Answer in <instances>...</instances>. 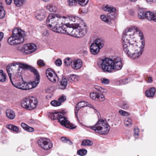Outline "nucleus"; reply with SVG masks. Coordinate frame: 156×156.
I'll use <instances>...</instances> for the list:
<instances>
[{
  "instance_id": "24",
  "label": "nucleus",
  "mask_w": 156,
  "mask_h": 156,
  "mask_svg": "<svg viewBox=\"0 0 156 156\" xmlns=\"http://www.w3.org/2000/svg\"><path fill=\"white\" fill-rule=\"evenodd\" d=\"M6 114L7 117L11 119H14L15 117V112L12 110L10 109H8L6 110Z\"/></svg>"
},
{
  "instance_id": "35",
  "label": "nucleus",
  "mask_w": 156,
  "mask_h": 156,
  "mask_svg": "<svg viewBox=\"0 0 156 156\" xmlns=\"http://www.w3.org/2000/svg\"><path fill=\"white\" fill-rule=\"evenodd\" d=\"M93 144V142L89 140H85L82 141L81 144L84 146H90Z\"/></svg>"
},
{
  "instance_id": "42",
  "label": "nucleus",
  "mask_w": 156,
  "mask_h": 156,
  "mask_svg": "<svg viewBox=\"0 0 156 156\" xmlns=\"http://www.w3.org/2000/svg\"><path fill=\"white\" fill-rule=\"evenodd\" d=\"M124 124L125 126H127L132 123V120L129 118H126L124 121Z\"/></svg>"
},
{
  "instance_id": "41",
  "label": "nucleus",
  "mask_w": 156,
  "mask_h": 156,
  "mask_svg": "<svg viewBox=\"0 0 156 156\" xmlns=\"http://www.w3.org/2000/svg\"><path fill=\"white\" fill-rule=\"evenodd\" d=\"M101 18L103 21L106 23L110 22V20L108 16H106L105 15H102L101 16Z\"/></svg>"
},
{
  "instance_id": "61",
  "label": "nucleus",
  "mask_w": 156,
  "mask_h": 156,
  "mask_svg": "<svg viewBox=\"0 0 156 156\" xmlns=\"http://www.w3.org/2000/svg\"><path fill=\"white\" fill-rule=\"evenodd\" d=\"M44 2H48L50 1V0H43Z\"/></svg>"
},
{
  "instance_id": "51",
  "label": "nucleus",
  "mask_w": 156,
  "mask_h": 156,
  "mask_svg": "<svg viewBox=\"0 0 156 156\" xmlns=\"http://www.w3.org/2000/svg\"><path fill=\"white\" fill-rule=\"evenodd\" d=\"M134 136L136 138H137V137H136L135 136H138L139 135V129L137 127H135L134 129Z\"/></svg>"
},
{
  "instance_id": "14",
  "label": "nucleus",
  "mask_w": 156,
  "mask_h": 156,
  "mask_svg": "<svg viewBox=\"0 0 156 156\" xmlns=\"http://www.w3.org/2000/svg\"><path fill=\"white\" fill-rule=\"evenodd\" d=\"M46 74L48 80L51 82L55 83L58 80V78L55 73L50 69L46 70Z\"/></svg>"
},
{
  "instance_id": "60",
  "label": "nucleus",
  "mask_w": 156,
  "mask_h": 156,
  "mask_svg": "<svg viewBox=\"0 0 156 156\" xmlns=\"http://www.w3.org/2000/svg\"><path fill=\"white\" fill-rule=\"evenodd\" d=\"M146 1L147 2H155L156 0H146Z\"/></svg>"
},
{
  "instance_id": "28",
  "label": "nucleus",
  "mask_w": 156,
  "mask_h": 156,
  "mask_svg": "<svg viewBox=\"0 0 156 156\" xmlns=\"http://www.w3.org/2000/svg\"><path fill=\"white\" fill-rule=\"evenodd\" d=\"M102 9L105 11L115 12L116 9L113 7H111L108 5H104L102 7Z\"/></svg>"
},
{
  "instance_id": "40",
  "label": "nucleus",
  "mask_w": 156,
  "mask_h": 156,
  "mask_svg": "<svg viewBox=\"0 0 156 156\" xmlns=\"http://www.w3.org/2000/svg\"><path fill=\"white\" fill-rule=\"evenodd\" d=\"M87 151L86 149H81L77 151V154L80 156H84L87 154Z\"/></svg>"
},
{
  "instance_id": "6",
  "label": "nucleus",
  "mask_w": 156,
  "mask_h": 156,
  "mask_svg": "<svg viewBox=\"0 0 156 156\" xmlns=\"http://www.w3.org/2000/svg\"><path fill=\"white\" fill-rule=\"evenodd\" d=\"M88 127L100 135L108 134L110 128L108 123L103 119L99 120L94 125Z\"/></svg>"
},
{
  "instance_id": "58",
  "label": "nucleus",
  "mask_w": 156,
  "mask_h": 156,
  "mask_svg": "<svg viewBox=\"0 0 156 156\" xmlns=\"http://www.w3.org/2000/svg\"><path fill=\"white\" fill-rule=\"evenodd\" d=\"M153 81L151 77H149L148 78V80H147V82L151 83Z\"/></svg>"
},
{
  "instance_id": "26",
  "label": "nucleus",
  "mask_w": 156,
  "mask_h": 156,
  "mask_svg": "<svg viewBox=\"0 0 156 156\" xmlns=\"http://www.w3.org/2000/svg\"><path fill=\"white\" fill-rule=\"evenodd\" d=\"M21 126L22 128L27 131L32 132L34 131V129L33 127L29 126L25 123H22Z\"/></svg>"
},
{
  "instance_id": "39",
  "label": "nucleus",
  "mask_w": 156,
  "mask_h": 156,
  "mask_svg": "<svg viewBox=\"0 0 156 156\" xmlns=\"http://www.w3.org/2000/svg\"><path fill=\"white\" fill-rule=\"evenodd\" d=\"M73 63L72 60L70 58H68L65 59L64 61V64L67 66H69Z\"/></svg>"
},
{
  "instance_id": "17",
  "label": "nucleus",
  "mask_w": 156,
  "mask_h": 156,
  "mask_svg": "<svg viewBox=\"0 0 156 156\" xmlns=\"http://www.w3.org/2000/svg\"><path fill=\"white\" fill-rule=\"evenodd\" d=\"M88 0H68V5L70 6H75L77 2L82 6H84L88 3Z\"/></svg>"
},
{
  "instance_id": "27",
  "label": "nucleus",
  "mask_w": 156,
  "mask_h": 156,
  "mask_svg": "<svg viewBox=\"0 0 156 156\" xmlns=\"http://www.w3.org/2000/svg\"><path fill=\"white\" fill-rule=\"evenodd\" d=\"M60 114V112H49L48 113V116L51 119L55 120L57 119L58 116Z\"/></svg>"
},
{
  "instance_id": "49",
  "label": "nucleus",
  "mask_w": 156,
  "mask_h": 156,
  "mask_svg": "<svg viewBox=\"0 0 156 156\" xmlns=\"http://www.w3.org/2000/svg\"><path fill=\"white\" fill-rule=\"evenodd\" d=\"M66 99V97L63 95H62L61 96L60 98L58 99V101L59 102H60L61 103H61L62 102L64 101Z\"/></svg>"
},
{
  "instance_id": "10",
  "label": "nucleus",
  "mask_w": 156,
  "mask_h": 156,
  "mask_svg": "<svg viewBox=\"0 0 156 156\" xmlns=\"http://www.w3.org/2000/svg\"><path fill=\"white\" fill-rule=\"evenodd\" d=\"M103 41L99 38L97 39L95 42L92 43L90 47L91 53L94 55L98 54L100 51V50L103 46Z\"/></svg>"
},
{
  "instance_id": "20",
  "label": "nucleus",
  "mask_w": 156,
  "mask_h": 156,
  "mask_svg": "<svg viewBox=\"0 0 156 156\" xmlns=\"http://www.w3.org/2000/svg\"><path fill=\"white\" fill-rule=\"evenodd\" d=\"M46 15L45 10L44 9H41L37 11L36 17L37 19L42 20L45 18Z\"/></svg>"
},
{
  "instance_id": "62",
  "label": "nucleus",
  "mask_w": 156,
  "mask_h": 156,
  "mask_svg": "<svg viewBox=\"0 0 156 156\" xmlns=\"http://www.w3.org/2000/svg\"><path fill=\"white\" fill-rule=\"evenodd\" d=\"M137 0H130V1H131L132 2H135Z\"/></svg>"
},
{
  "instance_id": "29",
  "label": "nucleus",
  "mask_w": 156,
  "mask_h": 156,
  "mask_svg": "<svg viewBox=\"0 0 156 156\" xmlns=\"http://www.w3.org/2000/svg\"><path fill=\"white\" fill-rule=\"evenodd\" d=\"M68 79L69 82L72 83L73 82L77 81L78 80V78L77 76L76 75L72 74L68 76Z\"/></svg>"
},
{
  "instance_id": "7",
  "label": "nucleus",
  "mask_w": 156,
  "mask_h": 156,
  "mask_svg": "<svg viewBox=\"0 0 156 156\" xmlns=\"http://www.w3.org/2000/svg\"><path fill=\"white\" fill-rule=\"evenodd\" d=\"M34 75L36 76L35 80L31 83L24 82L22 78V81H20L18 84L14 83L15 87L23 90H29L35 87L39 83L40 79L39 75L37 71V73Z\"/></svg>"
},
{
  "instance_id": "13",
  "label": "nucleus",
  "mask_w": 156,
  "mask_h": 156,
  "mask_svg": "<svg viewBox=\"0 0 156 156\" xmlns=\"http://www.w3.org/2000/svg\"><path fill=\"white\" fill-rule=\"evenodd\" d=\"M37 142L39 145L44 150H48L50 149L53 145L50 140L45 138H41L39 139Z\"/></svg>"
},
{
  "instance_id": "63",
  "label": "nucleus",
  "mask_w": 156,
  "mask_h": 156,
  "mask_svg": "<svg viewBox=\"0 0 156 156\" xmlns=\"http://www.w3.org/2000/svg\"><path fill=\"white\" fill-rule=\"evenodd\" d=\"M1 110H2V108H1L0 107V113H1Z\"/></svg>"
},
{
  "instance_id": "57",
  "label": "nucleus",
  "mask_w": 156,
  "mask_h": 156,
  "mask_svg": "<svg viewBox=\"0 0 156 156\" xmlns=\"http://www.w3.org/2000/svg\"><path fill=\"white\" fill-rule=\"evenodd\" d=\"M4 36L3 33L2 32H0V41L2 40Z\"/></svg>"
},
{
  "instance_id": "54",
  "label": "nucleus",
  "mask_w": 156,
  "mask_h": 156,
  "mask_svg": "<svg viewBox=\"0 0 156 156\" xmlns=\"http://www.w3.org/2000/svg\"><path fill=\"white\" fill-rule=\"evenodd\" d=\"M128 79H125L123 80H120V83L121 84H125L126 83H128Z\"/></svg>"
},
{
  "instance_id": "55",
  "label": "nucleus",
  "mask_w": 156,
  "mask_h": 156,
  "mask_svg": "<svg viewBox=\"0 0 156 156\" xmlns=\"http://www.w3.org/2000/svg\"><path fill=\"white\" fill-rule=\"evenodd\" d=\"M75 108L76 110L75 111V115L76 116H77L78 111L80 108L78 107L77 108V106H76Z\"/></svg>"
},
{
  "instance_id": "36",
  "label": "nucleus",
  "mask_w": 156,
  "mask_h": 156,
  "mask_svg": "<svg viewBox=\"0 0 156 156\" xmlns=\"http://www.w3.org/2000/svg\"><path fill=\"white\" fill-rule=\"evenodd\" d=\"M5 15V11L4 10L2 4L0 2V18H3Z\"/></svg>"
},
{
  "instance_id": "43",
  "label": "nucleus",
  "mask_w": 156,
  "mask_h": 156,
  "mask_svg": "<svg viewBox=\"0 0 156 156\" xmlns=\"http://www.w3.org/2000/svg\"><path fill=\"white\" fill-rule=\"evenodd\" d=\"M101 82L103 84L107 85L110 83V81L109 79H106L105 78H102L101 79Z\"/></svg>"
},
{
  "instance_id": "31",
  "label": "nucleus",
  "mask_w": 156,
  "mask_h": 156,
  "mask_svg": "<svg viewBox=\"0 0 156 156\" xmlns=\"http://www.w3.org/2000/svg\"><path fill=\"white\" fill-rule=\"evenodd\" d=\"M46 7L48 10L52 12H55L57 9L55 6L51 4L48 5Z\"/></svg>"
},
{
  "instance_id": "1",
  "label": "nucleus",
  "mask_w": 156,
  "mask_h": 156,
  "mask_svg": "<svg viewBox=\"0 0 156 156\" xmlns=\"http://www.w3.org/2000/svg\"><path fill=\"white\" fill-rule=\"evenodd\" d=\"M65 18L58 14H51L47 18L46 24L54 32L72 36L73 28L65 25Z\"/></svg>"
},
{
  "instance_id": "53",
  "label": "nucleus",
  "mask_w": 156,
  "mask_h": 156,
  "mask_svg": "<svg viewBox=\"0 0 156 156\" xmlns=\"http://www.w3.org/2000/svg\"><path fill=\"white\" fill-rule=\"evenodd\" d=\"M123 109H126L128 107V105L126 102H124L123 103V104L120 106Z\"/></svg>"
},
{
  "instance_id": "33",
  "label": "nucleus",
  "mask_w": 156,
  "mask_h": 156,
  "mask_svg": "<svg viewBox=\"0 0 156 156\" xmlns=\"http://www.w3.org/2000/svg\"><path fill=\"white\" fill-rule=\"evenodd\" d=\"M6 80V75L2 70H0V82H4Z\"/></svg>"
},
{
  "instance_id": "59",
  "label": "nucleus",
  "mask_w": 156,
  "mask_h": 156,
  "mask_svg": "<svg viewBox=\"0 0 156 156\" xmlns=\"http://www.w3.org/2000/svg\"><path fill=\"white\" fill-rule=\"evenodd\" d=\"M52 96V95L51 94H49L47 95L46 96V98L47 99L51 98Z\"/></svg>"
},
{
  "instance_id": "44",
  "label": "nucleus",
  "mask_w": 156,
  "mask_h": 156,
  "mask_svg": "<svg viewBox=\"0 0 156 156\" xmlns=\"http://www.w3.org/2000/svg\"><path fill=\"white\" fill-rule=\"evenodd\" d=\"M114 12H111L109 13L108 14V18L110 20V22L111 20H113L115 18Z\"/></svg>"
},
{
  "instance_id": "38",
  "label": "nucleus",
  "mask_w": 156,
  "mask_h": 156,
  "mask_svg": "<svg viewBox=\"0 0 156 156\" xmlns=\"http://www.w3.org/2000/svg\"><path fill=\"white\" fill-rule=\"evenodd\" d=\"M99 93H98L93 92L90 93V97L93 99L95 100L98 101V97L99 95Z\"/></svg>"
},
{
  "instance_id": "3",
  "label": "nucleus",
  "mask_w": 156,
  "mask_h": 156,
  "mask_svg": "<svg viewBox=\"0 0 156 156\" xmlns=\"http://www.w3.org/2000/svg\"><path fill=\"white\" fill-rule=\"evenodd\" d=\"M101 69L104 72L111 73L113 70H121L122 64L121 59L117 57L113 59L105 58L101 59Z\"/></svg>"
},
{
  "instance_id": "45",
  "label": "nucleus",
  "mask_w": 156,
  "mask_h": 156,
  "mask_svg": "<svg viewBox=\"0 0 156 156\" xmlns=\"http://www.w3.org/2000/svg\"><path fill=\"white\" fill-rule=\"evenodd\" d=\"M51 105L54 106L56 107L61 105V103L59 102L58 101L53 100L51 102Z\"/></svg>"
},
{
  "instance_id": "34",
  "label": "nucleus",
  "mask_w": 156,
  "mask_h": 156,
  "mask_svg": "<svg viewBox=\"0 0 156 156\" xmlns=\"http://www.w3.org/2000/svg\"><path fill=\"white\" fill-rule=\"evenodd\" d=\"M145 13L144 12V9L141 8L139 9L138 13V16L140 19H145Z\"/></svg>"
},
{
  "instance_id": "4",
  "label": "nucleus",
  "mask_w": 156,
  "mask_h": 156,
  "mask_svg": "<svg viewBox=\"0 0 156 156\" xmlns=\"http://www.w3.org/2000/svg\"><path fill=\"white\" fill-rule=\"evenodd\" d=\"M25 35V32L23 30L19 28H15L12 31V36L8 39V42L12 45L23 43Z\"/></svg>"
},
{
  "instance_id": "9",
  "label": "nucleus",
  "mask_w": 156,
  "mask_h": 156,
  "mask_svg": "<svg viewBox=\"0 0 156 156\" xmlns=\"http://www.w3.org/2000/svg\"><path fill=\"white\" fill-rule=\"evenodd\" d=\"M13 66L12 63L10 65L8 66L6 68L7 72L8 73L10 80L13 85L15 87V85L14 83H16L18 84L20 81H22V77L21 75V72L18 71L17 73L14 75L12 78L11 76V73L12 69L11 67Z\"/></svg>"
},
{
  "instance_id": "8",
  "label": "nucleus",
  "mask_w": 156,
  "mask_h": 156,
  "mask_svg": "<svg viewBox=\"0 0 156 156\" xmlns=\"http://www.w3.org/2000/svg\"><path fill=\"white\" fill-rule=\"evenodd\" d=\"M38 101L34 97H30L23 100L21 103V106L27 110L34 109L37 106Z\"/></svg>"
},
{
  "instance_id": "23",
  "label": "nucleus",
  "mask_w": 156,
  "mask_h": 156,
  "mask_svg": "<svg viewBox=\"0 0 156 156\" xmlns=\"http://www.w3.org/2000/svg\"><path fill=\"white\" fill-rule=\"evenodd\" d=\"M76 106H77V107H78L80 108L83 107L89 106L91 108H92L94 109V107L91 105L90 104H89L87 102L85 101H81L80 102L78 103Z\"/></svg>"
},
{
  "instance_id": "48",
  "label": "nucleus",
  "mask_w": 156,
  "mask_h": 156,
  "mask_svg": "<svg viewBox=\"0 0 156 156\" xmlns=\"http://www.w3.org/2000/svg\"><path fill=\"white\" fill-rule=\"evenodd\" d=\"M37 64L40 66H43L45 65L44 61L42 59H39L37 61Z\"/></svg>"
},
{
  "instance_id": "37",
  "label": "nucleus",
  "mask_w": 156,
  "mask_h": 156,
  "mask_svg": "<svg viewBox=\"0 0 156 156\" xmlns=\"http://www.w3.org/2000/svg\"><path fill=\"white\" fill-rule=\"evenodd\" d=\"M94 88L97 90L98 91H100L102 93H106L107 92V90L104 88L98 86H95L94 87Z\"/></svg>"
},
{
  "instance_id": "12",
  "label": "nucleus",
  "mask_w": 156,
  "mask_h": 156,
  "mask_svg": "<svg viewBox=\"0 0 156 156\" xmlns=\"http://www.w3.org/2000/svg\"><path fill=\"white\" fill-rule=\"evenodd\" d=\"M87 32V29L85 24L84 26H80L73 28L72 34V36L80 38L84 36Z\"/></svg>"
},
{
  "instance_id": "2",
  "label": "nucleus",
  "mask_w": 156,
  "mask_h": 156,
  "mask_svg": "<svg viewBox=\"0 0 156 156\" xmlns=\"http://www.w3.org/2000/svg\"><path fill=\"white\" fill-rule=\"evenodd\" d=\"M124 52L129 57L133 59L137 58L143 52V48L138 46L139 44L136 40L133 41L122 43Z\"/></svg>"
},
{
  "instance_id": "47",
  "label": "nucleus",
  "mask_w": 156,
  "mask_h": 156,
  "mask_svg": "<svg viewBox=\"0 0 156 156\" xmlns=\"http://www.w3.org/2000/svg\"><path fill=\"white\" fill-rule=\"evenodd\" d=\"M61 140L65 143H68L69 144H71V142L69 139H67L65 137H62L61 138Z\"/></svg>"
},
{
  "instance_id": "19",
  "label": "nucleus",
  "mask_w": 156,
  "mask_h": 156,
  "mask_svg": "<svg viewBox=\"0 0 156 156\" xmlns=\"http://www.w3.org/2000/svg\"><path fill=\"white\" fill-rule=\"evenodd\" d=\"M82 66V62L80 59H75L73 61L72 67L75 69H78Z\"/></svg>"
},
{
  "instance_id": "25",
  "label": "nucleus",
  "mask_w": 156,
  "mask_h": 156,
  "mask_svg": "<svg viewBox=\"0 0 156 156\" xmlns=\"http://www.w3.org/2000/svg\"><path fill=\"white\" fill-rule=\"evenodd\" d=\"M64 17L65 18V20L66 19H69L70 21L74 22H78L80 20L79 17L74 15L67 16L66 17Z\"/></svg>"
},
{
  "instance_id": "56",
  "label": "nucleus",
  "mask_w": 156,
  "mask_h": 156,
  "mask_svg": "<svg viewBox=\"0 0 156 156\" xmlns=\"http://www.w3.org/2000/svg\"><path fill=\"white\" fill-rule=\"evenodd\" d=\"M12 1V0H5L6 3L8 5H10L11 4Z\"/></svg>"
},
{
  "instance_id": "30",
  "label": "nucleus",
  "mask_w": 156,
  "mask_h": 156,
  "mask_svg": "<svg viewBox=\"0 0 156 156\" xmlns=\"http://www.w3.org/2000/svg\"><path fill=\"white\" fill-rule=\"evenodd\" d=\"M15 5L18 7L22 6L26 2V0H13Z\"/></svg>"
},
{
  "instance_id": "22",
  "label": "nucleus",
  "mask_w": 156,
  "mask_h": 156,
  "mask_svg": "<svg viewBox=\"0 0 156 156\" xmlns=\"http://www.w3.org/2000/svg\"><path fill=\"white\" fill-rule=\"evenodd\" d=\"M68 84V82L67 79L63 77L60 82L59 88L64 90L66 89Z\"/></svg>"
},
{
  "instance_id": "32",
  "label": "nucleus",
  "mask_w": 156,
  "mask_h": 156,
  "mask_svg": "<svg viewBox=\"0 0 156 156\" xmlns=\"http://www.w3.org/2000/svg\"><path fill=\"white\" fill-rule=\"evenodd\" d=\"M6 127L8 129L12 130L16 133H17L19 130V128L17 126L11 124L7 125Z\"/></svg>"
},
{
  "instance_id": "52",
  "label": "nucleus",
  "mask_w": 156,
  "mask_h": 156,
  "mask_svg": "<svg viewBox=\"0 0 156 156\" xmlns=\"http://www.w3.org/2000/svg\"><path fill=\"white\" fill-rule=\"evenodd\" d=\"M55 65L58 66H60L62 64V62L61 60L60 59H58L55 61Z\"/></svg>"
},
{
  "instance_id": "16",
  "label": "nucleus",
  "mask_w": 156,
  "mask_h": 156,
  "mask_svg": "<svg viewBox=\"0 0 156 156\" xmlns=\"http://www.w3.org/2000/svg\"><path fill=\"white\" fill-rule=\"evenodd\" d=\"M13 66H15L16 65L19 66V67L23 69H28L31 72L34 73V74L37 73V70L34 68L27 65L26 64L20 62H14L12 63Z\"/></svg>"
},
{
  "instance_id": "5",
  "label": "nucleus",
  "mask_w": 156,
  "mask_h": 156,
  "mask_svg": "<svg viewBox=\"0 0 156 156\" xmlns=\"http://www.w3.org/2000/svg\"><path fill=\"white\" fill-rule=\"evenodd\" d=\"M137 34L139 35L141 39L143 34L140 33L138 28L135 27H132L127 28L125 30L123 34L122 43L131 42L135 40V35Z\"/></svg>"
},
{
  "instance_id": "21",
  "label": "nucleus",
  "mask_w": 156,
  "mask_h": 156,
  "mask_svg": "<svg viewBox=\"0 0 156 156\" xmlns=\"http://www.w3.org/2000/svg\"><path fill=\"white\" fill-rule=\"evenodd\" d=\"M156 88L152 87L146 91V95L147 97L153 98L155 94Z\"/></svg>"
},
{
  "instance_id": "15",
  "label": "nucleus",
  "mask_w": 156,
  "mask_h": 156,
  "mask_svg": "<svg viewBox=\"0 0 156 156\" xmlns=\"http://www.w3.org/2000/svg\"><path fill=\"white\" fill-rule=\"evenodd\" d=\"M37 49L36 44L29 43L24 45L22 51L25 54H29L34 52Z\"/></svg>"
},
{
  "instance_id": "46",
  "label": "nucleus",
  "mask_w": 156,
  "mask_h": 156,
  "mask_svg": "<svg viewBox=\"0 0 156 156\" xmlns=\"http://www.w3.org/2000/svg\"><path fill=\"white\" fill-rule=\"evenodd\" d=\"M119 113L121 115H122L123 116H127L129 115V114L128 113L122 110L121 109L119 110Z\"/></svg>"
},
{
  "instance_id": "11",
  "label": "nucleus",
  "mask_w": 156,
  "mask_h": 156,
  "mask_svg": "<svg viewBox=\"0 0 156 156\" xmlns=\"http://www.w3.org/2000/svg\"><path fill=\"white\" fill-rule=\"evenodd\" d=\"M60 113L61 114L58 116L57 119L62 125L70 129H74L76 128L75 127L73 126V125L71 123L67 118L64 116L66 114L65 112H60Z\"/></svg>"
},
{
  "instance_id": "18",
  "label": "nucleus",
  "mask_w": 156,
  "mask_h": 156,
  "mask_svg": "<svg viewBox=\"0 0 156 156\" xmlns=\"http://www.w3.org/2000/svg\"><path fill=\"white\" fill-rule=\"evenodd\" d=\"M145 18L150 21L156 22V12L147 11L145 13Z\"/></svg>"
},
{
  "instance_id": "50",
  "label": "nucleus",
  "mask_w": 156,
  "mask_h": 156,
  "mask_svg": "<svg viewBox=\"0 0 156 156\" xmlns=\"http://www.w3.org/2000/svg\"><path fill=\"white\" fill-rule=\"evenodd\" d=\"M98 97V101L99 100L100 101H104L105 100V97L104 96L103 94H100V95L99 94V95Z\"/></svg>"
}]
</instances>
